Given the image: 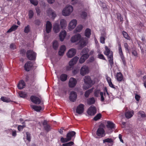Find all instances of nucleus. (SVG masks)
<instances>
[{
	"label": "nucleus",
	"instance_id": "obj_16",
	"mask_svg": "<svg viewBox=\"0 0 146 146\" xmlns=\"http://www.w3.org/2000/svg\"><path fill=\"white\" fill-rule=\"evenodd\" d=\"M67 34L66 31L65 30L62 31L60 33L59 35L60 40L62 42L64 41Z\"/></svg>",
	"mask_w": 146,
	"mask_h": 146
},
{
	"label": "nucleus",
	"instance_id": "obj_47",
	"mask_svg": "<svg viewBox=\"0 0 146 146\" xmlns=\"http://www.w3.org/2000/svg\"><path fill=\"white\" fill-rule=\"evenodd\" d=\"M118 49L121 58H123V54L122 50L121 48V46L120 44H119L118 46Z\"/></svg>",
	"mask_w": 146,
	"mask_h": 146
},
{
	"label": "nucleus",
	"instance_id": "obj_60",
	"mask_svg": "<svg viewBox=\"0 0 146 146\" xmlns=\"http://www.w3.org/2000/svg\"><path fill=\"white\" fill-rule=\"evenodd\" d=\"M100 90H96L94 92V95L96 97H98L99 94H100Z\"/></svg>",
	"mask_w": 146,
	"mask_h": 146
},
{
	"label": "nucleus",
	"instance_id": "obj_44",
	"mask_svg": "<svg viewBox=\"0 0 146 146\" xmlns=\"http://www.w3.org/2000/svg\"><path fill=\"white\" fill-rule=\"evenodd\" d=\"M29 1L34 6H36L38 4V2L37 0H29Z\"/></svg>",
	"mask_w": 146,
	"mask_h": 146
},
{
	"label": "nucleus",
	"instance_id": "obj_26",
	"mask_svg": "<svg viewBox=\"0 0 146 146\" xmlns=\"http://www.w3.org/2000/svg\"><path fill=\"white\" fill-rule=\"evenodd\" d=\"M25 86V83L23 80L20 81L17 85V87L19 89H22Z\"/></svg>",
	"mask_w": 146,
	"mask_h": 146
},
{
	"label": "nucleus",
	"instance_id": "obj_59",
	"mask_svg": "<svg viewBox=\"0 0 146 146\" xmlns=\"http://www.w3.org/2000/svg\"><path fill=\"white\" fill-rule=\"evenodd\" d=\"M26 134L27 135V139L29 141H31V139L30 135V134L28 132H27L26 133Z\"/></svg>",
	"mask_w": 146,
	"mask_h": 146
},
{
	"label": "nucleus",
	"instance_id": "obj_30",
	"mask_svg": "<svg viewBox=\"0 0 146 146\" xmlns=\"http://www.w3.org/2000/svg\"><path fill=\"white\" fill-rule=\"evenodd\" d=\"M83 28V26L80 25H78L74 31V33H76L78 32H80Z\"/></svg>",
	"mask_w": 146,
	"mask_h": 146
},
{
	"label": "nucleus",
	"instance_id": "obj_31",
	"mask_svg": "<svg viewBox=\"0 0 146 146\" xmlns=\"http://www.w3.org/2000/svg\"><path fill=\"white\" fill-rule=\"evenodd\" d=\"M106 79L109 84V86L112 88H115V87L114 86V85H113L112 83L111 82V78L110 77H108V76H106Z\"/></svg>",
	"mask_w": 146,
	"mask_h": 146
},
{
	"label": "nucleus",
	"instance_id": "obj_1",
	"mask_svg": "<svg viewBox=\"0 0 146 146\" xmlns=\"http://www.w3.org/2000/svg\"><path fill=\"white\" fill-rule=\"evenodd\" d=\"M70 40L73 43L79 41V46L81 48L85 46L88 42L87 38L82 37L81 35L79 33L72 36L70 38Z\"/></svg>",
	"mask_w": 146,
	"mask_h": 146
},
{
	"label": "nucleus",
	"instance_id": "obj_8",
	"mask_svg": "<svg viewBox=\"0 0 146 146\" xmlns=\"http://www.w3.org/2000/svg\"><path fill=\"white\" fill-rule=\"evenodd\" d=\"M27 58L30 60L35 59L36 57V54L32 50H28L27 53Z\"/></svg>",
	"mask_w": 146,
	"mask_h": 146
},
{
	"label": "nucleus",
	"instance_id": "obj_2",
	"mask_svg": "<svg viewBox=\"0 0 146 146\" xmlns=\"http://www.w3.org/2000/svg\"><path fill=\"white\" fill-rule=\"evenodd\" d=\"M83 80L84 84L83 88L85 90L90 87L94 83V82L91 80L90 77L88 76H84Z\"/></svg>",
	"mask_w": 146,
	"mask_h": 146
},
{
	"label": "nucleus",
	"instance_id": "obj_33",
	"mask_svg": "<svg viewBox=\"0 0 146 146\" xmlns=\"http://www.w3.org/2000/svg\"><path fill=\"white\" fill-rule=\"evenodd\" d=\"M52 46L54 49H57L59 46L58 42L56 40H54L52 43Z\"/></svg>",
	"mask_w": 146,
	"mask_h": 146
},
{
	"label": "nucleus",
	"instance_id": "obj_9",
	"mask_svg": "<svg viewBox=\"0 0 146 146\" xmlns=\"http://www.w3.org/2000/svg\"><path fill=\"white\" fill-rule=\"evenodd\" d=\"M30 99L32 102L36 104H39L41 102V99L36 96H31Z\"/></svg>",
	"mask_w": 146,
	"mask_h": 146
},
{
	"label": "nucleus",
	"instance_id": "obj_21",
	"mask_svg": "<svg viewBox=\"0 0 146 146\" xmlns=\"http://www.w3.org/2000/svg\"><path fill=\"white\" fill-rule=\"evenodd\" d=\"M89 56L88 54H82L79 60V63L80 64L83 63Z\"/></svg>",
	"mask_w": 146,
	"mask_h": 146
},
{
	"label": "nucleus",
	"instance_id": "obj_46",
	"mask_svg": "<svg viewBox=\"0 0 146 146\" xmlns=\"http://www.w3.org/2000/svg\"><path fill=\"white\" fill-rule=\"evenodd\" d=\"M138 114L139 117H144L146 116L145 113L143 111H140L138 112Z\"/></svg>",
	"mask_w": 146,
	"mask_h": 146
},
{
	"label": "nucleus",
	"instance_id": "obj_18",
	"mask_svg": "<svg viewBox=\"0 0 146 146\" xmlns=\"http://www.w3.org/2000/svg\"><path fill=\"white\" fill-rule=\"evenodd\" d=\"M79 57L77 56H75L69 62V65L71 66H73L76 64L78 59Z\"/></svg>",
	"mask_w": 146,
	"mask_h": 146
},
{
	"label": "nucleus",
	"instance_id": "obj_3",
	"mask_svg": "<svg viewBox=\"0 0 146 146\" xmlns=\"http://www.w3.org/2000/svg\"><path fill=\"white\" fill-rule=\"evenodd\" d=\"M73 10V7L72 6L67 5L63 9L62 11V14L64 16H68L71 14Z\"/></svg>",
	"mask_w": 146,
	"mask_h": 146
},
{
	"label": "nucleus",
	"instance_id": "obj_28",
	"mask_svg": "<svg viewBox=\"0 0 146 146\" xmlns=\"http://www.w3.org/2000/svg\"><path fill=\"white\" fill-rule=\"evenodd\" d=\"M106 126L108 128L112 129L114 128L115 125L112 122L110 121H107V122Z\"/></svg>",
	"mask_w": 146,
	"mask_h": 146
},
{
	"label": "nucleus",
	"instance_id": "obj_49",
	"mask_svg": "<svg viewBox=\"0 0 146 146\" xmlns=\"http://www.w3.org/2000/svg\"><path fill=\"white\" fill-rule=\"evenodd\" d=\"M89 51V50L87 48H84L82 51L81 54H88V52Z\"/></svg>",
	"mask_w": 146,
	"mask_h": 146
},
{
	"label": "nucleus",
	"instance_id": "obj_63",
	"mask_svg": "<svg viewBox=\"0 0 146 146\" xmlns=\"http://www.w3.org/2000/svg\"><path fill=\"white\" fill-rule=\"evenodd\" d=\"M46 1L48 3L51 4L55 2V0H46Z\"/></svg>",
	"mask_w": 146,
	"mask_h": 146
},
{
	"label": "nucleus",
	"instance_id": "obj_43",
	"mask_svg": "<svg viewBox=\"0 0 146 146\" xmlns=\"http://www.w3.org/2000/svg\"><path fill=\"white\" fill-rule=\"evenodd\" d=\"M30 31V27L29 25L26 26L24 29V32L25 33H28Z\"/></svg>",
	"mask_w": 146,
	"mask_h": 146
},
{
	"label": "nucleus",
	"instance_id": "obj_32",
	"mask_svg": "<svg viewBox=\"0 0 146 146\" xmlns=\"http://www.w3.org/2000/svg\"><path fill=\"white\" fill-rule=\"evenodd\" d=\"M75 132L74 131L70 132L67 134L66 137L68 138H70V140L75 135Z\"/></svg>",
	"mask_w": 146,
	"mask_h": 146
},
{
	"label": "nucleus",
	"instance_id": "obj_40",
	"mask_svg": "<svg viewBox=\"0 0 146 146\" xmlns=\"http://www.w3.org/2000/svg\"><path fill=\"white\" fill-rule=\"evenodd\" d=\"M1 100L4 102H9L11 101L10 99L6 97H2L1 98Z\"/></svg>",
	"mask_w": 146,
	"mask_h": 146
},
{
	"label": "nucleus",
	"instance_id": "obj_12",
	"mask_svg": "<svg viewBox=\"0 0 146 146\" xmlns=\"http://www.w3.org/2000/svg\"><path fill=\"white\" fill-rule=\"evenodd\" d=\"M96 112V107L92 106L88 109V113L90 115H94Z\"/></svg>",
	"mask_w": 146,
	"mask_h": 146
},
{
	"label": "nucleus",
	"instance_id": "obj_56",
	"mask_svg": "<svg viewBox=\"0 0 146 146\" xmlns=\"http://www.w3.org/2000/svg\"><path fill=\"white\" fill-rule=\"evenodd\" d=\"M124 47L125 48V50L127 51L128 52H129V46L128 44L126 42L124 43Z\"/></svg>",
	"mask_w": 146,
	"mask_h": 146
},
{
	"label": "nucleus",
	"instance_id": "obj_41",
	"mask_svg": "<svg viewBox=\"0 0 146 146\" xmlns=\"http://www.w3.org/2000/svg\"><path fill=\"white\" fill-rule=\"evenodd\" d=\"M93 90V89L92 88L91 89L89 90L86 91L85 93V96L86 97H88L89 96L90 93L92 92Z\"/></svg>",
	"mask_w": 146,
	"mask_h": 146
},
{
	"label": "nucleus",
	"instance_id": "obj_36",
	"mask_svg": "<svg viewBox=\"0 0 146 146\" xmlns=\"http://www.w3.org/2000/svg\"><path fill=\"white\" fill-rule=\"evenodd\" d=\"M67 75L65 74H62L60 76V79L62 81H64L67 80Z\"/></svg>",
	"mask_w": 146,
	"mask_h": 146
},
{
	"label": "nucleus",
	"instance_id": "obj_55",
	"mask_svg": "<svg viewBox=\"0 0 146 146\" xmlns=\"http://www.w3.org/2000/svg\"><path fill=\"white\" fill-rule=\"evenodd\" d=\"M122 33L125 38L128 40L129 39V37L127 33L125 32H123Z\"/></svg>",
	"mask_w": 146,
	"mask_h": 146
},
{
	"label": "nucleus",
	"instance_id": "obj_23",
	"mask_svg": "<svg viewBox=\"0 0 146 146\" xmlns=\"http://www.w3.org/2000/svg\"><path fill=\"white\" fill-rule=\"evenodd\" d=\"M30 106L32 109L37 112L40 111V110H42V109L41 106L33 105L32 104H30Z\"/></svg>",
	"mask_w": 146,
	"mask_h": 146
},
{
	"label": "nucleus",
	"instance_id": "obj_35",
	"mask_svg": "<svg viewBox=\"0 0 146 146\" xmlns=\"http://www.w3.org/2000/svg\"><path fill=\"white\" fill-rule=\"evenodd\" d=\"M117 80L119 81H121L123 79V76L120 72L117 73L116 75Z\"/></svg>",
	"mask_w": 146,
	"mask_h": 146
},
{
	"label": "nucleus",
	"instance_id": "obj_29",
	"mask_svg": "<svg viewBox=\"0 0 146 146\" xmlns=\"http://www.w3.org/2000/svg\"><path fill=\"white\" fill-rule=\"evenodd\" d=\"M43 125L45 130L47 131H48L50 130V126L48 125L46 121H44L43 123Z\"/></svg>",
	"mask_w": 146,
	"mask_h": 146
},
{
	"label": "nucleus",
	"instance_id": "obj_19",
	"mask_svg": "<svg viewBox=\"0 0 146 146\" xmlns=\"http://www.w3.org/2000/svg\"><path fill=\"white\" fill-rule=\"evenodd\" d=\"M52 28V25L51 22L49 21H47L46 25V30L47 33H49L51 31Z\"/></svg>",
	"mask_w": 146,
	"mask_h": 146
},
{
	"label": "nucleus",
	"instance_id": "obj_58",
	"mask_svg": "<svg viewBox=\"0 0 146 146\" xmlns=\"http://www.w3.org/2000/svg\"><path fill=\"white\" fill-rule=\"evenodd\" d=\"M25 127V125H19L18 127V129L19 131H22L24 128Z\"/></svg>",
	"mask_w": 146,
	"mask_h": 146
},
{
	"label": "nucleus",
	"instance_id": "obj_10",
	"mask_svg": "<svg viewBox=\"0 0 146 146\" xmlns=\"http://www.w3.org/2000/svg\"><path fill=\"white\" fill-rule=\"evenodd\" d=\"M77 83V80L76 79L73 78H71L69 80L68 85L70 88H73L76 86Z\"/></svg>",
	"mask_w": 146,
	"mask_h": 146
},
{
	"label": "nucleus",
	"instance_id": "obj_24",
	"mask_svg": "<svg viewBox=\"0 0 146 146\" xmlns=\"http://www.w3.org/2000/svg\"><path fill=\"white\" fill-rule=\"evenodd\" d=\"M134 113V112L133 111H128L125 113V116L126 118L129 119L132 117Z\"/></svg>",
	"mask_w": 146,
	"mask_h": 146
},
{
	"label": "nucleus",
	"instance_id": "obj_64",
	"mask_svg": "<svg viewBox=\"0 0 146 146\" xmlns=\"http://www.w3.org/2000/svg\"><path fill=\"white\" fill-rule=\"evenodd\" d=\"M73 66H71L69 65L68 66H67L66 67V70H71Z\"/></svg>",
	"mask_w": 146,
	"mask_h": 146
},
{
	"label": "nucleus",
	"instance_id": "obj_37",
	"mask_svg": "<svg viewBox=\"0 0 146 146\" xmlns=\"http://www.w3.org/2000/svg\"><path fill=\"white\" fill-rule=\"evenodd\" d=\"M85 35L88 38L91 35V30L89 29H87L85 32Z\"/></svg>",
	"mask_w": 146,
	"mask_h": 146
},
{
	"label": "nucleus",
	"instance_id": "obj_27",
	"mask_svg": "<svg viewBox=\"0 0 146 146\" xmlns=\"http://www.w3.org/2000/svg\"><path fill=\"white\" fill-rule=\"evenodd\" d=\"M104 53L108 56L112 55V52L110 51V49H108V47L106 46L105 47V50L104 51Z\"/></svg>",
	"mask_w": 146,
	"mask_h": 146
},
{
	"label": "nucleus",
	"instance_id": "obj_11",
	"mask_svg": "<svg viewBox=\"0 0 146 146\" xmlns=\"http://www.w3.org/2000/svg\"><path fill=\"white\" fill-rule=\"evenodd\" d=\"M84 110V105L82 104H80L78 106L76 109V113L79 114H82Z\"/></svg>",
	"mask_w": 146,
	"mask_h": 146
},
{
	"label": "nucleus",
	"instance_id": "obj_7",
	"mask_svg": "<svg viewBox=\"0 0 146 146\" xmlns=\"http://www.w3.org/2000/svg\"><path fill=\"white\" fill-rule=\"evenodd\" d=\"M76 50L74 48H71L69 49L66 53L67 56L68 58H72L75 55Z\"/></svg>",
	"mask_w": 146,
	"mask_h": 146
},
{
	"label": "nucleus",
	"instance_id": "obj_15",
	"mask_svg": "<svg viewBox=\"0 0 146 146\" xmlns=\"http://www.w3.org/2000/svg\"><path fill=\"white\" fill-rule=\"evenodd\" d=\"M100 95L101 97V100L102 102H103L105 99L107 100L109 97L108 93L107 91L104 93L102 92H100Z\"/></svg>",
	"mask_w": 146,
	"mask_h": 146
},
{
	"label": "nucleus",
	"instance_id": "obj_6",
	"mask_svg": "<svg viewBox=\"0 0 146 146\" xmlns=\"http://www.w3.org/2000/svg\"><path fill=\"white\" fill-rule=\"evenodd\" d=\"M77 22V21L75 19L71 20L68 25V29L70 31H72L76 27Z\"/></svg>",
	"mask_w": 146,
	"mask_h": 146
},
{
	"label": "nucleus",
	"instance_id": "obj_20",
	"mask_svg": "<svg viewBox=\"0 0 146 146\" xmlns=\"http://www.w3.org/2000/svg\"><path fill=\"white\" fill-rule=\"evenodd\" d=\"M61 27L62 29H65L67 27V23L66 21L64 19H61L60 21Z\"/></svg>",
	"mask_w": 146,
	"mask_h": 146
},
{
	"label": "nucleus",
	"instance_id": "obj_57",
	"mask_svg": "<svg viewBox=\"0 0 146 146\" xmlns=\"http://www.w3.org/2000/svg\"><path fill=\"white\" fill-rule=\"evenodd\" d=\"M29 17L30 18H31L33 15V12L32 10H30L29 11Z\"/></svg>",
	"mask_w": 146,
	"mask_h": 146
},
{
	"label": "nucleus",
	"instance_id": "obj_51",
	"mask_svg": "<svg viewBox=\"0 0 146 146\" xmlns=\"http://www.w3.org/2000/svg\"><path fill=\"white\" fill-rule=\"evenodd\" d=\"M74 144L73 142L72 141H70L68 143L63 144H62L63 146H72Z\"/></svg>",
	"mask_w": 146,
	"mask_h": 146
},
{
	"label": "nucleus",
	"instance_id": "obj_48",
	"mask_svg": "<svg viewBox=\"0 0 146 146\" xmlns=\"http://www.w3.org/2000/svg\"><path fill=\"white\" fill-rule=\"evenodd\" d=\"M102 116V115L101 113H98L97 114L94 118V119L95 121H97L98 120L100 119Z\"/></svg>",
	"mask_w": 146,
	"mask_h": 146
},
{
	"label": "nucleus",
	"instance_id": "obj_54",
	"mask_svg": "<svg viewBox=\"0 0 146 146\" xmlns=\"http://www.w3.org/2000/svg\"><path fill=\"white\" fill-rule=\"evenodd\" d=\"M10 131L11 132L12 135L13 137H15L16 136V131L15 130L10 129Z\"/></svg>",
	"mask_w": 146,
	"mask_h": 146
},
{
	"label": "nucleus",
	"instance_id": "obj_14",
	"mask_svg": "<svg viewBox=\"0 0 146 146\" xmlns=\"http://www.w3.org/2000/svg\"><path fill=\"white\" fill-rule=\"evenodd\" d=\"M46 13L48 16H51L53 19H54L56 16L55 12L50 8H49L47 9Z\"/></svg>",
	"mask_w": 146,
	"mask_h": 146
},
{
	"label": "nucleus",
	"instance_id": "obj_13",
	"mask_svg": "<svg viewBox=\"0 0 146 146\" xmlns=\"http://www.w3.org/2000/svg\"><path fill=\"white\" fill-rule=\"evenodd\" d=\"M77 97V95L75 92L72 91L70 93L69 98L70 101L74 102L76 100Z\"/></svg>",
	"mask_w": 146,
	"mask_h": 146
},
{
	"label": "nucleus",
	"instance_id": "obj_42",
	"mask_svg": "<svg viewBox=\"0 0 146 146\" xmlns=\"http://www.w3.org/2000/svg\"><path fill=\"white\" fill-rule=\"evenodd\" d=\"M108 57L110 64L111 66H112L113 63V56L112 55Z\"/></svg>",
	"mask_w": 146,
	"mask_h": 146
},
{
	"label": "nucleus",
	"instance_id": "obj_52",
	"mask_svg": "<svg viewBox=\"0 0 146 146\" xmlns=\"http://www.w3.org/2000/svg\"><path fill=\"white\" fill-rule=\"evenodd\" d=\"M87 16V14L85 12H83L81 14V17L83 19H86Z\"/></svg>",
	"mask_w": 146,
	"mask_h": 146
},
{
	"label": "nucleus",
	"instance_id": "obj_25",
	"mask_svg": "<svg viewBox=\"0 0 146 146\" xmlns=\"http://www.w3.org/2000/svg\"><path fill=\"white\" fill-rule=\"evenodd\" d=\"M66 50V47L65 45H62L61 46L58 52V54L60 56H62L65 51Z\"/></svg>",
	"mask_w": 146,
	"mask_h": 146
},
{
	"label": "nucleus",
	"instance_id": "obj_22",
	"mask_svg": "<svg viewBox=\"0 0 146 146\" xmlns=\"http://www.w3.org/2000/svg\"><path fill=\"white\" fill-rule=\"evenodd\" d=\"M33 65V64L31 62H27L25 63L24 66L25 70L26 71H29Z\"/></svg>",
	"mask_w": 146,
	"mask_h": 146
},
{
	"label": "nucleus",
	"instance_id": "obj_61",
	"mask_svg": "<svg viewBox=\"0 0 146 146\" xmlns=\"http://www.w3.org/2000/svg\"><path fill=\"white\" fill-rule=\"evenodd\" d=\"M105 37L103 36H101L100 38V42L103 44L105 42Z\"/></svg>",
	"mask_w": 146,
	"mask_h": 146
},
{
	"label": "nucleus",
	"instance_id": "obj_34",
	"mask_svg": "<svg viewBox=\"0 0 146 146\" xmlns=\"http://www.w3.org/2000/svg\"><path fill=\"white\" fill-rule=\"evenodd\" d=\"M18 26L15 25H13L7 32V33H10L13 31H15L18 27Z\"/></svg>",
	"mask_w": 146,
	"mask_h": 146
},
{
	"label": "nucleus",
	"instance_id": "obj_38",
	"mask_svg": "<svg viewBox=\"0 0 146 146\" xmlns=\"http://www.w3.org/2000/svg\"><path fill=\"white\" fill-rule=\"evenodd\" d=\"M60 140L62 142L64 143L70 141V138H68L67 137L65 138L62 137L60 139Z\"/></svg>",
	"mask_w": 146,
	"mask_h": 146
},
{
	"label": "nucleus",
	"instance_id": "obj_5",
	"mask_svg": "<svg viewBox=\"0 0 146 146\" xmlns=\"http://www.w3.org/2000/svg\"><path fill=\"white\" fill-rule=\"evenodd\" d=\"M90 72L89 68L88 66L86 65L83 66L80 69V74L82 76L88 74Z\"/></svg>",
	"mask_w": 146,
	"mask_h": 146
},
{
	"label": "nucleus",
	"instance_id": "obj_4",
	"mask_svg": "<svg viewBox=\"0 0 146 146\" xmlns=\"http://www.w3.org/2000/svg\"><path fill=\"white\" fill-rule=\"evenodd\" d=\"M104 127V125H101L99 126L97 131L96 133V134L98 136L101 137L105 136V133Z\"/></svg>",
	"mask_w": 146,
	"mask_h": 146
},
{
	"label": "nucleus",
	"instance_id": "obj_53",
	"mask_svg": "<svg viewBox=\"0 0 146 146\" xmlns=\"http://www.w3.org/2000/svg\"><path fill=\"white\" fill-rule=\"evenodd\" d=\"M19 96L21 98H25L26 96L25 93L23 92H20L19 93Z\"/></svg>",
	"mask_w": 146,
	"mask_h": 146
},
{
	"label": "nucleus",
	"instance_id": "obj_45",
	"mask_svg": "<svg viewBox=\"0 0 146 146\" xmlns=\"http://www.w3.org/2000/svg\"><path fill=\"white\" fill-rule=\"evenodd\" d=\"M97 52L98 53H99L98 54V57L99 58L104 60H105V58L104 57V56L103 55V54H101L100 53V52L99 50H98Z\"/></svg>",
	"mask_w": 146,
	"mask_h": 146
},
{
	"label": "nucleus",
	"instance_id": "obj_39",
	"mask_svg": "<svg viewBox=\"0 0 146 146\" xmlns=\"http://www.w3.org/2000/svg\"><path fill=\"white\" fill-rule=\"evenodd\" d=\"M95 102L94 99L92 98L89 99L87 101V103L88 104H94Z\"/></svg>",
	"mask_w": 146,
	"mask_h": 146
},
{
	"label": "nucleus",
	"instance_id": "obj_17",
	"mask_svg": "<svg viewBox=\"0 0 146 146\" xmlns=\"http://www.w3.org/2000/svg\"><path fill=\"white\" fill-rule=\"evenodd\" d=\"M53 30L55 33H58L60 30V27L58 22H56L53 25Z\"/></svg>",
	"mask_w": 146,
	"mask_h": 146
},
{
	"label": "nucleus",
	"instance_id": "obj_50",
	"mask_svg": "<svg viewBox=\"0 0 146 146\" xmlns=\"http://www.w3.org/2000/svg\"><path fill=\"white\" fill-rule=\"evenodd\" d=\"M113 142L111 139L107 138L103 140V143H104L106 142L108 143H111Z\"/></svg>",
	"mask_w": 146,
	"mask_h": 146
},
{
	"label": "nucleus",
	"instance_id": "obj_62",
	"mask_svg": "<svg viewBox=\"0 0 146 146\" xmlns=\"http://www.w3.org/2000/svg\"><path fill=\"white\" fill-rule=\"evenodd\" d=\"M79 69L78 68L74 69L72 71L73 73L74 74H76L79 72Z\"/></svg>",
	"mask_w": 146,
	"mask_h": 146
}]
</instances>
